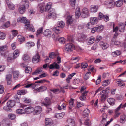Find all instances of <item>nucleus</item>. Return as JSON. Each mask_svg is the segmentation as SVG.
Returning <instances> with one entry per match:
<instances>
[{"mask_svg": "<svg viewBox=\"0 0 126 126\" xmlns=\"http://www.w3.org/2000/svg\"><path fill=\"white\" fill-rule=\"evenodd\" d=\"M17 22H21L24 23L25 24V28L27 29L29 28V30L32 31L34 32L35 29L33 25L30 24V21L28 20L26 17H20L18 18L17 19Z\"/></svg>", "mask_w": 126, "mask_h": 126, "instance_id": "f257e3e1", "label": "nucleus"}, {"mask_svg": "<svg viewBox=\"0 0 126 126\" xmlns=\"http://www.w3.org/2000/svg\"><path fill=\"white\" fill-rule=\"evenodd\" d=\"M8 47L7 45L0 46V52L2 55L5 57L7 56L8 55V51L7 50Z\"/></svg>", "mask_w": 126, "mask_h": 126, "instance_id": "f03ea898", "label": "nucleus"}, {"mask_svg": "<svg viewBox=\"0 0 126 126\" xmlns=\"http://www.w3.org/2000/svg\"><path fill=\"white\" fill-rule=\"evenodd\" d=\"M98 19L97 18L94 17L90 19V22L87 24V27L89 29H91L92 25V24H96L98 22Z\"/></svg>", "mask_w": 126, "mask_h": 126, "instance_id": "7ed1b4c3", "label": "nucleus"}, {"mask_svg": "<svg viewBox=\"0 0 126 126\" xmlns=\"http://www.w3.org/2000/svg\"><path fill=\"white\" fill-rule=\"evenodd\" d=\"M74 46L72 43H68L65 45V51L71 52L74 49Z\"/></svg>", "mask_w": 126, "mask_h": 126, "instance_id": "20e7f679", "label": "nucleus"}, {"mask_svg": "<svg viewBox=\"0 0 126 126\" xmlns=\"http://www.w3.org/2000/svg\"><path fill=\"white\" fill-rule=\"evenodd\" d=\"M104 29L103 27L102 26H96L95 27L91 28V32L92 33H94L95 32H99L102 31Z\"/></svg>", "mask_w": 126, "mask_h": 126, "instance_id": "39448f33", "label": "nucleus"}, {"mask_svg": "<svg viewBox=\"0 0 126 126\" xmlns=\"http://www.w3.org/2000/svg\"><path fill=\"white\" fill-rule=\"evenodd\" d=\"M108 90H109V88H107L105 90L101 91L100 94L103 93L101 97V101H104L108 97V95L106 93V91H107Z\"/></svg>", "mask_w": 126, "mask_h": 126, "instance_id": "423d86ee", "label": "nucleus"}, {"mask_svg": "<svg viewBox=\"0 0 126 126\" xmlns=\"http://www.w3.org/2000/svg\"><path fill=\"white\" fill-rule=\"evenodd\" d=\"M51 11H49V14L47 16V18L49 19L55 18L56 17V14L55 10L54 9H51Z\"/></svg>", "mask_w": 126, "mask_h": 126, "instance_id": "0eeeda50", "label": "nucleus"}, {"mask_svg": "<svg viewBox=\"0 0 126 126\" xmlns=\"http://www.w3.org/2000/svg\"><path fill=\"white\" fill-rule=\"evenodd\" d=\"M32 60L34 63L38 62L40 61V56L39 54L37 53L34 56L32 59Z\"/></svg>", "mask_w": 126, "mask_h": 126, "instance_id": "6e6552de", "label": "nucleus"}, {"mask_svg": "<svg viewBox=\"0 0 126 126\" xmlns=\"http://www.w3.org/2000/svg\"><path fill=\"white\" fill-rule=\"evenodd\" d=\"M45 102H43L41 103L46 107L49 106L51 104V101L49 98L46 97L44 99Z\"/></svg>", "mask_w": 126, "mask_h": 126, "instance_id": "1a4fd4ad", "label": "nucleus"}, {"mask_svg": "<svg viewBox=\"0 0 126 126\" xmlns=\"http://www.w3.org/2000/svg\"><path fill=\"white\" fill-rule=\"evenodd\" d=\"M25 113L29 114L32 113L34 110V108L32 106H29L24 109Z\"/></svg>", "mask_w": 126, "mask_h": 126, "instance_id": "9d476101", "label": "nucleus"}, {"mask_svg": "<svg viewBox=\"0 0 126 126\" xmlns=\"http://www.w3.org/2000/svg\"><path fill=\"white\" fill-rule=\"evenodd\" d=\"M100 45L103 50L107 49L109 47V45L108 44L103 42H100Z\"/></svg>", "mask_w": 126, "mask_h": 126, "instance_id": "9b49d317", "label": "nucleus"}, {"mask_svg": "<svg viewBox=\"0 0 126 126\" xmlns=\"http://www.w3.org/2000/svg\"><path fill=\"white\" fill-rule=\"evenodd\" d=\"M6 80L7 84L8 85H10L11 83L12 80V76L11 74L7 75L6 76Z\"/></svg>", "mask_w": 126, "mask_h": 126, "instance_id": "f8f14e48", "label": "nucleus"}, {"mask_svg": "<svg viewBox=\"0 0 126 126\" xmlns=\"http://www.w3.org/2000/svg\"><path fill=\"white\" fill-rule=\"evenodd\" d=\"M47 89L46 87L45 86H42L37 89H35L34 91L37 92H42L46 90Z\"/></svg>", "mask_w": 126, "mask_h": 126, "instance_id": "ddd939ff", "label": "nucleus"}, {"mask_svg": "<svg viewBox=\"0 0 126 126\" xmlns=\"http://www.w3.org/2000/svg\"><path fill=\"white\" fill-rule=\"evenodd\" d=\"M52 4V3L51 2H48L47 4L45 7V10L46 12H48L49 11H51V9H53L51 8Z\"/></svg>", "mask_w": 126, "mask_h": 126, "instance_id": "4468645a", "label": "nucleus"}, {"mask_svg": "<svg viewBox=\"0 0 126 126\" xmlns=\"http://www.w3.org/2000/svg\"><path fill=\"white\" fill-rule=\"evenodd\" d=\"M98 6L97 5H92L91 6L90 11L92 12H96L98 10Z\"/></svg>", "mask_w": 126, "mask_h": 126, "instance_id": "2eb2a0df", "label": "nucleus"}, {"mask_svg": "<svg viewBox=\"0 0 126 126\" xmlns=\"http://www.w3.org/2000/svg\"><path fill=\"white\" fill-rule=\"evenodd\" d=\"M43 34L46 36L50 37L51 35L52 32L49 30L46 29L44 32Z\"/></svg>", "mask_w": 126, "mask_h": 126, "instance_id": "dca6fc26", "label": "nucleus"}, {"mask_svg": "<svg viewBox=\"0 0 126 126\" xmlns=\"http://www.w3.org/2000/svg\"><path fill=\"white\" fill-rule=\"evenodd\" d=\"M67 122L69 125H68V126H75V123L74 119L69 118L67 119Z\"/></svg>", "mask_w": 126, "mask_h": 126, "instance_id": "f3484780", "label": "nucleus"}, {"mask_svg": "<svg viewBox=\"0 0 126 126\" xmlns=\"http://www.w3.org/2000/svg\"><path fill=\"white\" fill-rule=\"evenodd\" d=\"M73 16L71 15H69L67 19V23L68 25L71 24L72 23L73 19L72 17Z\"/></svg>", "mask_w": 126, "mask_h": 126, "instance_id": "a211bd4d", "label": "nucleus"}, {"mask_svg": "<svg viewBox=\"0 0 126 126\" xmlns=\"http://www.w3.org/2000/svg\"><path fill=\"white\" fill-rule=\"evenodd\" d=\"M34 111L36 114H39L42 111V108L40 106H37L34 108Z\"/></svg>", "mask_w": 126, "mask_h": 126, "instance_id": "6ab92c4d", "label": "nucleus"}, {"mask_svg": "<svg viewBox=\"0 0 126 126\" xmlns=\"http://www.w3.org/2000/svg\"><path fill=\"white\" fill-rule=\"evenodd\" d=\"M7 5L10 9L13 10L15 9V5L12 2L9 0L6 1Z\"/></svg>", "mask_w": 126, "mask_h": 126, "instance_id": "aec40b11", "label": "nucleus"}, {"mask_svg": "<svg viewBox=\"0 0 126 126\" xmlns=\"http://www.w3.org/2000/svg\"><path fill=\"white\" fill-rule=\"evenodd\" d=\"M60 27L59 26H57L55 27L53 29V32H55L57 34L56 35V36L59 33H60L61 32V31L60 30Z\"/></svg>", "mask_w": 126, "mask_h": 126, "instance_id": "412c9836", "label": "nucleus"}, {"mask_svg": "<svg viewBox=\"0 0 126 126\" xmlns=\"http://www.w3.org/2000/svg\"><path fill=\"white\" fill-rule=\"evenodd\" d=\"M87 37V35L82 34H81L80 37L78 38L77 40L79 41H83L86 39Z\"/></svg>", "mask_w": 126, "mask_h": 126, "instance_id": "4be33fe9", "label": "nucleus"}, {"mask_svg": "<svg viewBox=\"0 0 126 126\" xmlns=\"http://www.w3.org/2000/svg\"><path fill=\"white\" fill-rule=\"evenodd\" d=\"M51 120V119L46 118L45 119V124L47 126H49L52 124Z\"/></svg>", "mask_w": 126, "mask_h": 126, "instance_id": "5701e85b", "label": "nucleus"}, {"mask_svg": "<svg viewBox=\"0 0 126 126\" xmlns=\"http://www.w3.org/2000/svg\"><path fill=\"white\" fill-rule=\"evenodd\" d=\"M107 101L109 104L111 105H113L115 104V100L112 98H108L107 99Z\"/></svg>", "mask_w": 126, "mask_h": 126, "instance_id": "b1692460", "label": "nucleus"}, {"mask_svg": "<svg viewBox=\"0 0 126 126\" xmlns=\"http://www.w3.org/2000/svg\"><path fill=\"white\" fill-rule=\"evenodd\" d=\"M7 106L10 107H13L15 105V102L13 100H10L7 102Z\"/></svg>", "mask_w": 126, "mask_h": 126, "instance_id": "393cba45", "label": "nucleus"}, {"mask_svg": "<svg viewBox=\"0 0 126 126\" xmlns=\"http://www.w3.org/2000/svg\"><path fill=\"white\" fill-rule=\"evenodd\" d=\"M20 52L18 49H16L14 52L13 57L14 58H16L17 57L19 54Z\"/></svg>", "mask_w": 126, "mask_h": 126, "instance_id": "a878e982", "label": "nucleus"}, {"mask_svg": "<svg viewBox=\"0 0 126 126\" xmlns=\"http://www.w3.org/2000/svg\"><path fill=\"white\" fill-rule=\"evenodd\" d=\"M19 73L18 71H14L13 73V78L14 79H17L18 77Z\"/></svg>", "mask_w": 126, "mask_h": 126, "instance_id": "bb28decb", "label": "nucleus"}, {"mask_svg": "<svg viewBox=\"0 0 126 126\" xmlns=\"http://www.w3.org/2000/svg\"><path fill=\"white\" fill-rule=\"evenodd\" d=\"M54 39L55 40H57L58 39L59 42L61 43L64 44L65 43V39L63 37H61L58 38V37H54Z\"/></svg>", "mask_w": 126, "mask_h": 126, "instance_id": "cd10ccee", "label": "nucleus"}, {"mask_svg": "<svg viewBox=\"0 0 126 126\" xmlns=\"http://www.w3.org/2000/svg\"><path fill=\"white\" fill-rule=\"evenodd\" d=\"M126 120V115L123 114L120 116V122L121 123H124Z\"/></svg>", "mask_w": 126, "mask_h": 126, "instance_id": "c85d7f7f", "label": "nucleus"}, {"mask_svg": "<svg viewBox=\"0 0 126 126\" xmlns=\"http://www.w3.org/2000/svg\"><path fill=\"white\" fill-rule=\"evenodd\" d=\"M65 113L64 112L57 114L55 115V116L58 119H60L63 118L65 115Z\"/></svg>", "mask_w": 126, "mask_h": 126, "instance_id": "c756f323", "label": "nucleus"}, {"mask_svg": "<svg viewBox=\"0 0 126 126\" xmlns=\"http://www.w3.org/2000/svg\"><path fill=\"white\" fill-rule=\"evenodd\" d=\"M75 14L78 18H79L80 15V9L79 7H77L76 8Z\"/></svg>", "mask_w": 126, "mask_h": 126, "instance_id": "7c9ffc66", "label": "nucleus"}, {"mask_svg": "<svg viewBox=\"0 0 126 126\" xmlns=\"http://www.w3.org/2000/svg\"><path fill=\"white\" fill-rule=\"evenodd\" d=\"M121 53L120 51L116 50L112 52L111 53L113 57H115L118 56Z\"/></svg>", "mask_w": 126, "mask_h": 126, "instance_id": "2f4dec72", "label": "nucleus"}, {"mask_svg": "<svg viewBox=\"0 0 126 126\" xmlns=\"http://www.w3.org/2000/svg\"><path fill=\"white\" fill-rule=\"evenodd\" d=\"M25 6L24 5L21 6L19 7V12L20 14H23L25 11Z\"/></svg>", "mask_w": 126, "mask_h": 126, "instance_id": "473e14b6", "label": "nucleus"}, {"mask_svg": "<svg viewBox=\"0 0 126 126\" xmlns=\"http://www.w3.org/2000/svg\"><path fill=\"white\" fill-rule=\"evenodd\" d=\"M119 31L121 32H123L125 29V26L123 23H120L119 24Z\"/></svg>", "mask_w": 126, "mask_h": 126, "instance_id": "72a5a7b5", "label": "nucleus"}, {"mask_svg": "<svg viewBox=\"0 0 126 126\" xmlns=\"http://www.w3.org/2000/svg\"><path fill=\"white\" fill-rule=\"evenodd\" d=\"M16 112L18 114H22L25 113V110H24L19 109L16 110Z\"/></svg>", "mask_w": 126, "mask_h": 126, "instance_id": "f704fd0d", "label": "nucleus"}, {"mask_svg": "<svg viewBox=\"0 0 126 126\" xmlns=\"http://www.w3.org/2000/svg\"><path fill=\"white\" fill-rule=\"evenodd\" d=\"M95 38L94 37H91L89 38V40L88 42V45H90L93 44L94 42Z\"/></svg>", "mask_w": 126, "mask_h": 126, "instance_id": "c9c22d12", "label": "nucleus"}, {"mask_svg": "<svg viewBox=\"0 0 126 126\" xmlns=\"http://www.w3.org/2000/svg\"><path fill=\"white\" fill-rule=\"evenodd\" d=\"M122 63L124 64L126 63V59L123 61H122V60H120L119 61H116L114 63L111 64V65L112 66H113L114 65L116 64L117 63Z\"/></svg>", "mask_w": 126, "mask_h": 126, "instance_id": "e433bc0d", "label": "nucleus"}, {"mask_svg": "<svg viewBox=\"0 0 126 126\" xmlns=\"http://www.w3.org/2000/svg\"><path fill=\"white\" fill-rule=\"evenodd\" d=\"M22 3L23 5L26 6L27 8H28L29 4L28 0H22Z\"/></svg>", "mask_w": 126, "mask_h": 126, "instance_id": "4c0bfd02", "label": "nucleus"}, {"mask_svg": "<svg viewBox=\"0 0 126 126\" xmlns=\"http://www.w3.org/2000/svg\"><path fill=\"white\" fill-rule=\"evenodd\" d=\"M116 83L119 86L121 87L123 86V87L125 86V83L121 81L120 79H117L116 80Z\"/></svg>", "mask_w": 126, "mask_h": 126, "instance_id": "58836bf2", "label": "nucleus"}, {"mask_svg": "<svg viewBox=\"0 0 126 126\" xmlns=\"http://www.w3.org/2000/svg\"><path fill=\"white\" fill-rule=\"evenodd\" d=\"M123 1L122 0H119L117 1L116 3V5L118 7H120L123 5Z\"/></svg>", "mask_w": 126, "mask_h": 126, "instance_id": "ea45409f", "label": "nucleus"}, {"mask_svg": "<svg viewBox=\"0 0 126 126\" xmlns=\"http://www.w3.org/2000/svg\"><path fill=\"white\" fill-rule=\"evenodd\" d=\"M26 93V91L24 90H19L17 92V94L19 95H23Z\"/></svg>", "mask_w": 126, "mask_h": 126, "instance_id": "a19ab883", "label": "nucleus"}, {"mask_svg": "<svg viewBox=\"0 0 126 126\" xmlns=\"http://www.w3.org/2000/svg\"><path fill=\"white\" fill-rule=\"evenodd\" d=\"M18 39L20 43H22L25 41V38L21 35H18L17 36Z\"/></svg>", "mask_w": 126, "mask_h": 126, "instance_id": "79ce46f5", "label": "nucleus"}, {"mask_svg": "<svg viewBox=\"0 0 126 126\" xmlns=\"http://www.w3.org/2000/svg\"><path fill=\"white\" fill-rule=\"evenodd\" d=\"M102 119L101 121V123H104V122H106V118H107V115L106 114H103L102 115Z\"/></svg>", "mask_w": 126, "mask_h": 126, "instance_id": "37998d69", "label": "nucleus"}, {"mask_svg": "<svg viewBox=\"0 0 126 126\" xmlns=\"http://www.w3.org/2000/svg\"><path fill=\"white\" fill-rule=\"evenodd\" d=\"M10 24L9 21H8L5 23L4 25L1 26V28H7L10 26Z\"/></svg>", "mask_w": 126, "mask_h": 126, "instance_id": "c03bdc74", "label": "nucleus"}, {"mask_svg": "<svg viewBox=\"0 0 126 126\" xmlns=\"http://www.w3.org/2000/svg\"><path fill=\"white\" fill-rule=\"evenodd\" d=\"M57 54L53 52L50 53L49 55V57L50 58L54 59L55 56H57Z\"/></svg>", "mask_w": 126, "mask_h": 126, "instance_id": "a18cd8bd", "label": "nucleus"}, {"mask_svg": "<svg viewBox=\"0 0 126 126\" xmlns=\"http://www.w3.org/2000/svg\"><path fill=\"white\" fill-rule=\"evenodd\" d=\"M89 113L90 110L87 109H85L83 112V115L85 116H86L89 115Z\"/></svg>", "mask_w": 126, "mask_h": 126, "instance_id": "49530a36", "label": "nucleus"}, {"mask_svg": "<svg viewBox=\"0 0 126 126\" xmlns=\"http://www.w3.org/2000/svg\"><path fill=\"white\" fill-rule=\"evenodd\" d=\"M8 117L11 120H14L16 116L14 114L11 113L8 115Z\"/></svg>", "mask_w": 126, "mask_h": 126, "instance_id": "de8ad7c7", "label": "nucleus"}, {"mask_svg": "<svg viewBox=\"0 0 126 126\" xmlns=\"http://www.w3.org/2000/svg\"><path fill=\"white\" fill-rule=\"evenodd\" d=\"M9 107L7 106H4L3 108V109L4 110L7 112H11L12 111V110L11 109L9 108Z\"/></svg>", "mask_w": 126, "mask_h": 126, "instance_id": "09e8293b", "label": "nucleus"}, {"mask_svg": "<svg viewBox=\"0 0 126 126\" xmlns=\"http://www.w3.org/2000/svg\"><path fill=\"white\" fill-rule=\"evenodd\" d=\"M49 82L47 80L45 79H43L40 80H39L38 81H36L35 82V83H44L45 82Z\"/></svg>", "mask_w": 126, "mask_h": 126, "instance_id": "8fccbe9b", "label": "nucleus"}, {"mask_svg": "<svg viewBox=\"0 0 126 126\" xmlns=\"http://www.w3.org/2000/svg\"><path fill=\"white\" fill-rule=\"evenodd\" d=\"M110 83V81L109 80H107L104 81L103 82V86H107Z\"/></svg>", "mask_w": 126, "mask_h": 126, "instance_id": "3c124183", "label": "nucleus"}, {"mask_svg": "<svg viewBox=\"0 0 126 126\" xmlns=\"http://www.w3.org/2000/svg\"><path fill=\"white\" fill-rule=\"evenodd\" d=\"M88 71H91L93 72H95L96 70L94 69V67L93 66H90L88 69Z\"/></svg>", "mask_w": 126, "mask_h": 126, "instance_id": "603ef678", "label": "nucleus"}, {"mask_svg": "<svg viewBox=\"0 0 126 126\" xmlns=\"http://www.w3.org/2000/svg\"><path fill=\"white\" fill-rule=\"evenodd\" d=\"M32 71V68L30 67H26L25 69V72L26 73H29Z\"/></svg>", "mask_w": 126, "mask_h": 126, "instance_id": "864d4df0", "label": "nucleus"}, {"mask_svg": "<svg viewBox=\"0 0 126 126\" xmlns=\"http://www.w3.org/2000/svg\"><path fill=\"white\" fill-rule=\"evenodd\" d=\"M43 31L42 27H41L38 29L36 35L37 36L39 34L42 32Z\"/></svg>", "mask_w": 126, "mask_h": 126, "instance_id": "5fc2aeb1", "label": "nucleus"}, {"mask_svg": "<svg viewBox=\"0 0 126 126\" xmlns=\"http://www.w3.org/2000/svg\"><path fill=\"white\" fill-rule=\"evenodd\" d=\"M5 34L3 32H0V39H4L5 37Z\"/></svg>", "mask_w": 126, "mask_h": 126, "instance_id": "6e6d98bb", "label": "nucleus"}, {"mask_svg": "<svg viewBox=\"0 0 126 126\" xmlns=\"http://www.w3.org/2000/svg\"><path fill=\"white\" fill-rule=\"evenodd\" d=\"M82 12L83 14L87 15L89 13V11L87 8H85L82 9Z\"/></svg>", "mask_w": 126, "mask_h": 126, "instance_id": "4d7b16f0", "label": "nucleus"}, {"mask_svg": "<svg viewBox=\"0 0 126 126\" xmlns=\"http://www.w3.org/2000/svg\"><path fill=\"white\" fill-rule=\"evenodd\" d=\"M22 58L24 60H26L29 58V57L27 54H25L23 55Z\"/></svg>", "mask_w": 126, "mask_h": 126, "instance_id": "13d9d810", "label": "nucleus"}, {"mask_svg": "<svg viewBox=\"0 0 126 126\" xmlns=\"http://www.w3.org/2000/svg\"><path fill=\"white\" fill-rule=\"evenodd\" d=\"M74 100L71 98L69 101V105L70 106L72 107H73L74 106Z\"/></svg>", "mask_w": 126, "mask_h": 126, "instance_id": "bf43d9fd", "label": "nucleus"}, {"mask_svg": "<svg viewBox=\"0 0 126 126\" xmlns=\"http://www.w3.org/2000/svg\"><path fill=\"white\" fill-rule=\"evenodd\" d=\"M107 7L109 8H112L114 7L115 5V2H111V3L106 5Z\"/></svg>", "mask_w": 126, "mask_h": 126, "instance_id": "052dcab7", "label": "nucleus"}, {"mask_svg": "<svg viewBox=\"0 0 126 126\" xmlns=\"http://www.w3.org/2000/svg\"><path fill=\"white\" fill-rule=\"evenodd\" d=\"M65 25L63 21H61L59 23V27H60V29L61 28H63Z\"/></svg>", "mask_w": 126, "mask_h": 126, "instance_id": "680f3d73", "label": "nucleus"}, {"mask_svg": "<svg viewBox=\"0 0 126 126\" xmlns=\"http://www.w3.org/2000/svg\"><path fill=\"white\" fill-rule=\"evenodd\" d=\"M80 81V80L79 79H75L73 81V84H78L79 83Z\"/></svg>", "mask_w": 126, "mask_h": 126, "instance_id": "e2e57ef3", "label": "nucleus"}, {"mask_svg": "<svg viewBox=\"0 0 126 126\" xmlns=\"http://www.w3.org/2000/svg\"><path fill=\"white\" fill-rule=\"evenodd\" d=\"M12 32L13 35L14 37L16 36L18 34V32L16 30H13L12 31Z\"/></svg>", "mask_w": 126, "mask_h": 126, "instance_id": "0e129e2a", "label": "nucleus"}, {"mask_svg": "<svg viewBox=\"0 0 126 126\" xmlns=\"http://www.w3.org/2000/svg\"><path fill=\"white\" fill-rule=\"evenodd\" d=\"M111 2H114L113 0H106L105 2V3L106 5H107L111 3Z\"/></svg>", "mask_w": 126, "mask_h": 126, "instance_id": "69168bd1", "label": "nucleus"}, {"mask_svg": "<svg viewBox=\"0 0 126 126\" xmlns=\"http://www.w3.org/2000/svg\"><path fill=\"white\" fill-rule=\"evenodd\" d=\"M67 41H68L71 43L73 42V39L72 36H70L68 37Z\"/></svg>", "mask_w": 126, "mask_h": 126, "instance_id": "338daca9", "label": "nucleus"}, {"mask_svg": "<svg viewBox=\"0 0 126 126\" xmlns=\"http://www.w3.org/2000/svg\"><path fill=\"white\" fill-rule=\"evenodd\" d=\"M42 68H41L40 69H38L36 70L32 74L33 75H35L37 74L39 72L42 71Z\"/></svg>", "mask_w": 126, "mask_h": 126, "instance_id": "774afa93", "label": "nucleus"}]
</instances>
